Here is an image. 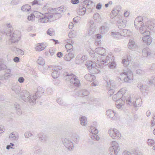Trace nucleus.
Wrapping results in <instances>:
<instances>
[{
  "label": "nucleus",
  "instance_id": "a878e982",
  "mask_svg": "<svg viewBox=\"0 0 155 155\" xmlns=\"http://www.w3.org/2000/svg\"><path fill=\"white\" fill-rule=\"evenodd\" d=\"M12 50L15 53L18 55H22L24 54V52L21 49L17 48L16 47H14L12 48Z\"/></svg>",
  "mask_w": 155,
  "mask_h": 155
},
{
  "label": "nucleus",
  "instance_id": "3c124183",
  "mask_svg": "<svg viewBox=\"0 0 155 155\" xmlns=\"http://www.w3.org/2000/svg\"><path fill=\"white\" fill-rule=\"evenodd\" d=\"M81 92H82V96H87L89 94V92L87 90H81Z\"/></svg>",
  "mask_w": 155,
  "mask_h": 155
},
{
  "label": "nucleus",
  "instance_id": "dca6fc26",
  "mask_svg": "<svg viewBox=\"0 0 155 155\" xmlns=\"http://www.w3.org/2000/svg\"><path fill=\"white\" fill-rule=\"evenodd\" d=\"M100 64H100L96 65L95 66L91 67V69L89 70V72L93 74L98 73L99 71V68L103 67L102 66L103 64H101V62Z\"/></svg>",
  "mask_w": 155,
  "mask_h": 155
},
{
  "label": "nucleus",
  "instance_id": "0e129e2a",
  "mask_svg": "<svg viewBox=\"0 0 155 155\" xmlns=\"http://www.w3.org/2000/svg\"><path fill=\"white\" fill-rule=\"evenodd\" d=\"M100 18V15L97 13H95L93 15V18L94 20H97V19Z\"/></svg>",
  "mask_w": 155,
  "mask_h": 155
},
{
  "label": "nucleus",
  "instance_id": "4468645a",
  "mask_svg": "<svg viewBox=\"0 0 155 155\" xmlns=\"http://www.w3.org/2000/svg\"><path fill=\"white\" fill-rule=\"evenodd\" d=\"M109 134L111 137L114 139H118L121 137L119 131L115 129H111L108 131Z\"/></svg>",
  "mask_w": 155,
  "mask_h": 155
},
{
  "label": "nucleus",
  "instance_id": "4c0bfd02",
  "mask_svg": "<svg viewBox=\"0 0 155 155\" xmlns=\"http://www.w3.org/2000/svg\"><path fill=\"white\" fill-rule=\"evenodd\" d=\"M15 108L16 110L17 113L18 115H20L21 114V111L19 105L17 103H15L14 104Z\"/></svg>",
  "mask_w": 155,
  "mask_h": 155
},
{
  "label": "nucleus",
  "instance_id": "9d476101",
  "mask_svg": "<svg viewBox=\"0 0 155 155\" xmlns=\"http://www.w3.org/2000/svg\"><path fill=\"white\" fill-rule=\"evenodd\" d=\"M142 99L140 98L137 99L135 101L132 102L130 98H128L126 100V103L130 106H133L134 107H139L141 106Z\"/></svg>",
  "mask_w": 155,
  "mask_h": 155
},
{
  "label": "nucleus",
  "instance_id": "a18cd8bd",
  "mask_svg": "<svg viewBox=\"0 0 155 155\" xmlns=\"http://www.w3.org/2000/svg\"><path fill=\"white\" fill-rule=\"evenodd\" d=\"M57 102L61 106H66L67 105V104L65 102H64L62 99L61 98L57 99Z\"/></svg>",
  "mask_w": 155,
  "mask_h": 155
},
{
  "label": "nucleus",
  "instance_id": "c9c22d12",
  "mask_svg": "<svg viewBox=\"0 0 155 155\" xmlns=\"http://www.w3.org/2000/svg\"><path fill=\"white\" fill-rule=\"evenodd\" d=\"M84 4L87 5V8H89L91 7L93 3V2L90 0H81Z\"/></svg>",
  "mask_w": 155,
  "mask_h": 155
},
{
  "label": "nucleus",
  "instance_id": "79ce46f5",
  "mask_svg": "<svg viewBox=\"0 0 155 155\" xmlns=\"http://www.w3.org/2000/svg\"><path fill=\"white\" fill-rule=\"evenodd\" d=\"M18 137V134L16 133H14V132H12L9 135V138L12 140H16L17 139Z\"/></svg>",
  "mask_w": 155,
  "mask_h": 155
},
{
  "label": "nucleus",
  "instance_id": "864d4df0",
  "mask_svg": "<svg viewBox=\"0 0 155 155\" xmlns=\"http://www.w3.org/2000/svg\"><path fill=\"white\" fill-rule=\"evenodd\" d=\"M155 141L153 139H148L147 140V143L148 145L150 146H152L155 143Z\"/></svg>",
  "mask_w": 155,
  "mask_h": 155
},
{
  "label": "nucleus",
  "instance_id": "cd10ccee",
  "mask_svg": "<svg viewBox=\"0 0 155 155\" xmlns=\"http://www.w3.org/2000/svg\"><path fill=\"white\" fill-rule=\"evenodd\" d=\"M107 88L114 89L115 90L116 89L115 84L112 81H109V82H107Z\"/></svg>",
  "mask_w": 155,
  "mask_h": 155
},
{
  "label": "nucleus",
  "instance_id": "473e14b6",
  "mask_svg": "<svg viewBox=\"0 0 155 155\" xmlns=\"http://www.w3.org/2000/svg\"><path fill=\"white\" fill-rule=\"evenodd\" d=\"M83 57L84 58V55H82L81 54L77 55L75 59V63L77 64H80L82 63V61L81 59V58H83Z\"/></svg>",
  "mask_w": 155,
  "mask_h": 155
},
{
  "label": "nucleus",
  "instance_id": "7ed1b4c3",
  "mask_svg": "<svg viewBox=\"0 0 155 155\" xmlns=\"http://www.w3.org/2000/svg\"><path fill=\"white\" fill-rule=\"evenodd\" d=\"M64 79L67 81H70L71 85L72 86L78 87L80 85V81L75 75L72 73H66L64 74Z\"/></svg>",
  "mask_w": 155,
  "mask_h": 155
},
{
  "label": "nucleus",
  "instance_id": "774afa93",
  "mask_svg": "<svg viewBox=\"0 0 155 155\" xmlns=\"http://www.w3.org/2000/svg\"><path fill=\"white\" fill-rule=\"evenodd\" d=\"M68 37L70 38H72L74 37L75 35L73 33L72 31L69 32L68 34Z\"/></svg>",
  "mask_w": 155,
  "mask_h": 155
},
{
  "label": "nucleus",
  "instance_id": "4d7b16f0",
  "mask_svg": "<svg viewBox=\"0 0 155 155\" xmlns=\"http://www.w3.org/2000/svg\"><path fill=\"white\" fill-rule=\"evenodd\" d=\"M6 65L3 64L2 61L0 63V71L4 70L6 68Z\"/></svg>",
  "mask_w": 155,
  "mask_h": 155
},
{
  "label": "nucleus",
  "instance_id": "c85d7f7f",
  "mask_svg": "<svg viewBox=\"0 0 155 155\" xmlns=\"http://www.w3.org/2000/svg\"><path fill=\"white\" fill-rule=\"evenodd\" d=\"M81 124L83 126H85L87 124V118L84 116H81L79 118Z\"/></svg>",
  "mask_w": 155,
  "mask_h": 155
},
{
  "label": "nucleus",
  "instance_id": "f704fd0d",
  "mask_svg": "<svg viewBox=\"0 0 155 155\" xmlns=\"http://www.w3.org/2000/svg\"><path fill=\"white\" fill-rule=\"evenodd\" d=\"M124 103L123 100L122 101L121 100V99H119L116 103V106L117 108L120 109L122 107V106L123 105Z\"/></svg>",
  "mask_w": 155,
  "mask_h": 155
},
{
  "label": "nucleus",
  "instance_id": "4be33fe9",
  "mask_svg": "<svg viewBox=\"0 0 155 155\" xmlns=\"http://www.w3.org/2000/svg\"><path fill=\"white\" fill-rule=\"evenodd\" d=\"M56 11V12L55 13V15L57 16V18H59L61 17L60 14L64 11V8L61 6L60 7L55 8Z\"/></svg>",
  "mask_w": 155,
  "mask_h": 155
},
{
  "label": "nucleus",
  "instance_id": "393cba45",
  "mask_svg": "<svg viewBox=\"0 0 155 155\" xmlns=\"http://www.w3.org/2000/svg\"><path fill=\"white\" fill-rule=\"evenodd\" d=\"M84 78L87 81L90 82L94 81L96 79L94 75L89 74H86L84 76Z\"/></svg>",
  "mask_w": 155,
  "mask_h": 155
},
{
  "label": "nucleus",
  "instance_id": "e433bc0d",
  "mask_svg": "<svg viewBox=\"0 0 155 155\" xmlns=\"http://www.w3.org/2000/svg\"><path fill=\"white\" fill-rule=\"evenodd\" d=\"M7 71L6 73L4 74V78L5 79H7L8 78L13 76L12 74L10 73L11 72V69H8L7 70Z\"/></svg>",
  "mask_w": 155,
  "mask_h": 155
},
{
  "label": "nucleus",
  "instance_id": "a211bd4d",
  "mask_svg": "<svg viewBox=\"0 0 155 155\" xmlns=\"http://www.w3.org/2000/svg\"><path fill=\"white\" fill-rule=\"evenodd\" d=\"M127 24V21L125 19H120L117 21V25L119 28H125Z\"/></svg>",
  "mask_w": 155,
  "mask_h": 155
},
{
  "label": "nucleus",
  "instance_id": "09e8293b",
  "mask_svg": "<svg viewBox=\"0 0 155 155\" xmlns=\"http://www.w3.org/2000/svg\"><path fill=\"white\" fill-rule=\"evenodd\" d=\"M65 47L67 51L70 52L73 51V46L71 44H67L65 45Z\"/></svg>",
  "mask_w": 155,
  "mask_h": 155
},
{
  "label": "nucleus",
  "instance_id": "58836bf2",
  "mask_svg": "<svg viewBox=\"0 0 155 155\" xmlns=\"http://www.w3.org/2000/svg\"><path fill=\"white\" fill-rule=\"evenodd\" d=\"M51 75L54 78H57L59 75V72L57 70L54 69Z\"/></svg>",
  "mask_w": 155,
  "mask_h": 155
},
{
  "label": "nucleus",
  "instance_id": "5701e85b",
  "mask_svg": "<svg viewBox=\"0 0 155 155\" xmlns=\"http://www.w3.org/2000/svg\"><path fill=\"white\" fill-rule=\"evenodd\" d=\"M106 114L108 118H111L112 119L114 120L115 118L114 117L115 116L116 114L113 110H107Z\"/></svg>",
  "mask_w": 155,
  "mask_h": 155
},
{
  "label": "nucleus",
  "instance_id": "72a5a7b5",
  "mask_svg": "<svg viewBox=\"0 0 155 155\" xmlns=\"http://www.w3.org/2000/svg\"><path fill=\"white\" fill-rule=\"evenodd\" d=\"M109 30L108 27L107 25L102 26L100 28L101 33L104 34L107 33Z\"/></svg>",
  "mask_w": 155,
  "mask_h": 155
},
{
  "label": "nucleus",
  "instance_id": "0eeeda50",
  "mask_svg": "<svg viewBox=\"0 0 155 155\" xmlns=\"http://www.w3.org/2000/svg\"><path fill=\"white\" fill-rule=\"evenodd\" d=\"M55 14L54 15L52 13L44 15L43 18L38 19V21L42 23L51 22L58 18L57 17H55Z\"/></svg>",
  "mask_w": 155,
  "mask_h": 155
},
{
  "label": "nucleus",
  "instance_id": "052dcab7",
  "mask_svg": "<svg viewBox=\"0 0 155 155\" xmlns=\"http://www.w3.org/2000/svg\"><path fill=\"white\" fill-rule=\"evenodd\" d=\"M109 91H108L107 94L110 96H111L114 93L115 90L114 89H110L108 88Z\"/></svg>",
  "mask_w": 155,
  "mask_h": 155
},
{
  "label": "nucleus",
  "instance_id": "680f3d73",
  "mask_svg": "<svg viewBox=\"0 0 155 155\" xmlns=\"http://www.w3.org/2000/svg\"><path fill=\"white\" fill-rule=\"evenodd\" d=\"M133 153L134 155H143L141 152L138 150H135L133 151Z\"/></svg>",
  "mask_w": 155,
  "mask_h": 155
},
{
  "label": "nucleus",
  "instance_id": "a19ab883",
  "mask_svg": "<svg viewBox=\"0 0 155 155\" xmlns=\"http://www.w3.org/2000/svg\"><path fill=\"white\" fill-rule=\"evenodd\" d=\"M34 14L35 17H36V18H39V19H40L41 18H43L45 15L37 11L34 12Z\"/></svg>",
  "mask_w": 155,
  "mask_h": 155
},
{
  "label": "nucleus",
  "instance_id": "39448f33",
  "mask_svg": "<svg viewBox=\"0 0 155 155\" xmlns=\"http://www.w3.org/2000/svg\"><path fill=\"white\" fill-rule=\"evenodd\" d=\"M113 60L114 57L111 54H108L105 60L102 59L101 64L104 66L108 65V67L110 68H114L116 67V64Z\"/></svg>",
  "mask_w": 155,
  "mask_h": 155
},
{
  "label": "nucleus",
  "instance_id": "f3484780",
  "mask_svg": "<svg viewBox=\"0 0 155 155\" xmlns=\"http://www.w3.org/2000/svg\"><path fill=\"white\" fill-rule=\"evenodd\" d=\"M147 28L151 31L155 32V20L153 19L147 21Z\"/></svg>",
  "mask_w": 155,
  "mask_h": 155
},
{
  "label": "nucleus",
  "instance_id": "bb28decb",
  "mask_svg": "<svg viewBox=\"0 0 155 155\" xmlns=\"http://www.w3.org/2000/svg\"><path fill=\"white\" fill-rule=\"evenodd\" d=\"M85 65L88 70L91 69V68L95 66L96 64L94 62L91 61H87Z\"/></svg>",
  "mask_w": 155,
  "mask_h": 155
},
{
  "label": "nucleus",
  "instance_id": "13d9d810",
  "mask_svg": "<svg viewBox=\"0 0 155 155\" xmlns=\"http://www.w3.org/2000/svg\"><path fill=\"white\" fill-rule=\"evenodd\" d=\"M149 82L150 85L155 84V76H153L150 80Z\"/></svg>",
  "mask_w": 155,
  "mask_h": 155
},
{
  "label": "nucleus",
  "instance_id": "aec40b11",
  "mask_svg": "<svg viewBox=\"0 0 155 155\" xmlns=\"http://www.w3.org/2000/svg\"><path fill=\"white\" fill-rule=\"evenodd\" d=\"M151 51L148 48H144L142 50V55L144 57H148L150 55Z\"/></svg>",
  "mask_w": 155,
  "mask_h": 155
},
{
  "label": "nucleus",
  "instance_id": "ea45409f",
  "mask_svg": "<svg viewBox=\"0 0 155 155\" xmlns=\"http://www.w3.org/2000/svg\"><path fill=\"white\" fill-rule=\"evenodd\" d=\"M31 9V6L29 5L26 4L24 5L21 8V10L23 12H28Z\"/></svg>",
  "mask_w": 155,
  "mask_h": 155
},
{
  "label": "nucleus",
  "instance_id": "6e6d98bb",
  "mask_svg": "<svg viewBox=\"0 0 155 155\" xmlns=\"http://www.w3.org/2000/svg\"><path fill=\"white\" fill-rule=\"evenodd\" d=\"M122 63L124 65V67H126L129 64V61L126 60L125 59H124L122 60Z\"/></svg>",
  "mask_w": 155,
  "mask_h": 155
},
{
  "label": "nucleus",
  "instance_id": "423d86ee",
  "mask_svg": "<svg viewBox=\"0 0 155 155\" xmlns=\"http://www.w3.org/2000/svg\"><path fill=\"white\" fill-rule=\"evenodd\" d=\"M123 72L120 74L121 76H126L124 78V81L125 82H130V81L133 80V75L132 72L128 68H125L123 69Z\"/></svg>",
  "mask_w": 155,
  "mask_h": 155
},
{
  "label": "nucleus",
  "instance_id": "e2e57ef3",
  "mask_svg": "<svg viewBox=\"0 0 155 155\" xmlns=\"http://www.w3.org/2000/svg\"><path fill=\"white\" fill-rule=\"evenodd\" d=\"M35 18L34 14H31L30 15L28 16L27 19L29 21H33Z\"/></svg>",
  "mask_w": 155,
  "mask_h": 155
},
{
  "label": "nucleus",
  "instance_id": "bf43d9fd",
  "mask_svg": "<svg viewBox=\"0 0 155 155\" xmlns=\"http://www.w3.org/2000/svg\"><path fill=\"white\" fill-rule=\"evenodd\" d=\"M32 5H41V3L39 0H35L31 3Z\"/></svg>",
  "mask_w": 155,
  "mask_h": 155
},
{
  "label": "nucleus",
  "instance_id": "7c9ffc66",
  "mask_svg": "<svg viewBox=\"0 0 155 155\" xmlns=\"http://www.w3.org/2000/svg\"><path fill=\"white\" fill-rule=\"evenodd\" d=\"M74 57V54L71 52H69L68 54H66L64 56V58L66 61H69L72 59Z\"/></svg>",
  "mask_w": 155,
  "mask_h": 155
},
{
  "label": "nucleus",
  "instance_id": "5fc2aeb1",
  "mask_svg": "<svg viewBox=\"0 0 155 155\" xmlns=\"http://www.w3.org/2000/svg\"><path fill=\"white\" fill-rule=\"evenodd\" d=\"M95 31V28H92V27L91 26H90L89 28L88 34L89 35H91Z\"/></svg>",
  "mask_w": 155,
  "mask_h": 155
},
{
  "label": "nucleus",
  "instance_id": "6ab92c4d",
  "mask_svg": "<svg viewBox=\"0 0 155 155\" xmlns=\"http://www.w3.org/2000/svg\"><path fill=\"white\" fill-rule=\"evenodd\" d=\"M121 89H120L119 91H118L116 94L114 95L112 97V99L114 101H117L119 99H121V100H123L122 97L123 96V93H121Z\"/></svg>",
  "mask_w": 155,
  "mask_h": 155
},
{
  "label": "nucleus",
  "instance_id": "49530a36",
  "mask_svg": "<svg viewBox=\"0 0 155 155\" xmlns=\"http://www.w3.org/2000/svg\"><path fill=\"white\" fill-rule=\"evenodd\" d=\"M72 139L74 142L78 143L79 141L80 137L78 136L75 134L72 136Z\"/></svg>",
  "mask_w": 155,
  "mask_h": 155
},
{
  "label": "nucleus",
  "instance_id": "f257e3e1",
  "mask_svg": "<svg viewBox=\"0 0 155 155\" xmlns=\"http://www.w3.org/2000/svg\"><path fill=\"white\" fill-rule=\"evenodd\" d=\"M44 93L43 88L38 87L35 95L31 97L28 92L24 90L20 93V96L23 101L26 102H29L31 105H33L36 103V99L39 98Z\"/></svg>",
  "mask_w": 155,
  "mask_h": 155
},
{
  "label": "nucleus",
  "instance_id": "412c9836",
  "mask_svg": "<svg viewBox=\"0 0 155 155\" xmlns=\"http://www.w3.org/2000/svg\"><path fill=\"white\" fill-rule=\"evenodd\" d=\"M12 91L11 92L14 94V93L17 95H18L21 91V87L18 85H15L11 88Z\"/></svg>",
  "mask_w": 155,
  "mask_h": 155
},
{
  "label": "nucleus",
  "instance_id": "37998d69",
  "mask_svg": "<svg viewBox=\"0 0 155 155\" xmlns=\"http://www.w3.org/2000/svg\"><path fill=\"white\" fill-rule=\"evenodd\" d=\"M43 43H39V45H37L36 48V50L38 51H41L44 49L45 47L43 46Z\"/></svg>",
  "mask_w": 155,
  "mask_h": 155
},
{
  "label": "nucleus",
  "instance_id": "338daca9",
  "mask_svg": "<svg viewBox=\"0 0 155 155\" xmlns=\"http://www.w3.org/2000/svg\"><path fill=\"white\" fill-rule=\"evenodd\" d=\"M32 135V134L30 132H27L25 134V136L26 138H28Z\"/></svg>",
  "mask_w": 155,
  "mask_h": 155
},
{
  "label": "nucleus",
  "instance_id": "ddd939ff",
  "mask_svg": "<svg viewBox=\"0 0 155 155\" xmlns=\"http://www.w3.org/2000/svg\"><path fill=\"white\" fill-rule=\"evenodd\" d=\"M142 34L144 35L142 38L143 41L147 45H150L152 41V38L150 36V32L147 30L142 32Z\"/></svg>",
  "mask_w": 155,
  "mask_h": 155
},
{
  "label": "nucleus",
  "instance_id": "6e6552de",
  "mask_svg": "<svg viewBox=\"0 0 155 155\" xmlns=\"http://www.w3.org/2000/svg\"><path fill=\"white\" fill-rule=\"evenodd\" d=\"M94 126H91L90 127V130L91 132V134H90L91 137V139L94 140H98L100 139L99 136L97 135L98 131L96 127V125L97 124L96 122L93 123Z\"/></svg>",
  "mask_w": 155,
  "mask_h": 155
},
{
  "label": "nucleus",
  "instance_id": "2f4dec72",
  "mask_svg": "<svg viewBox=\"0 0 155 155\" xmlns=\"http://www.w3.org/2000/svg\"><path fill=\"white\" fill-rule=\"evenodd\" d=\"M120 11V10H119V9H114L112 10L110 14V18H114L117 16V15L118 16H119L118 13Z\"/></svg>",
  "mask_w": 155,
  "mask_h": 155
},
{
  "label": "nucleus",
  "instance_id": "1a4fd4ad",
  "mask_svg": "<svg viewBox=\"0 0 155 155\" xmlns=\"http://www.w3.org/2000/svg\"><path fill=\"white\" fill-rule=\"evenodd\" d=\"M112 146L109 149V152L111 155H117L120 148L118 143L112 141Z\"/></svg>",
  "mask_w": 155,
  "mask_h": 155
},
{
  "label": "nucleus",
  "instance_id": "20e7f679",
  "mask_svg": "<svg viewBox=\"0 0 155 155\" xmlns=\"http://www.w3.org/2000/svg\"><path fill=\"white\" fill-rule=\"evenodd\" d=\"M134 25L135 28L139 30L141 33L147 31L146 26L144 25L143 19L141 16H138L135 18Z\"/></svg>",
  "mask_w": 155,
  "mask_h": 155
},
{
  "label": "nucleus",
  "instance_id": "2eb2a0df",
  "mask_svg": "<svg viewBox=\"0 0 155 155\" xmlns=\"http://www.w3.org/2000/svg\"><path fill=\"white\" fill-rule=\"evenodd\" d=\"M105 49L104 48L102 47H98L96 48L95 50V52L96 53L98 54L101 55V56H100V57H101L100 58L102 59H103L102 57L104 56L106 54H105ZM101 61L102 59L100 60V61L101 62Z\"/></svg>",
  "mask_w": 155,
  "mask_h": 155
},
{
  "label": "nucleus",
  "instance_id": "c03bdc74",
  "mask_svg": "<svg viewBox=\"0 0 155 155\" xmlns=\"http://www.w3.org/2000/svg\"><path fill=\"white\" fill-rule=\"evenodd\" d=\"M37 63L41 65H43L45 64V61L44 59L42 57H40L37 61Z\"/></svg>",
  "mask_w": 155,
  "mask_h": 155
},
{
  "label": "nucleus",
  "instance_id": "b1692460",
  "mask_svg": "<svg viewBox=\"0 0 155 155\" xmlns=\"http://www.w3.org/2000/svg\"><path fill=\"white\" fill-rule=\"evenodd\" d=\"M137 46V45L134 41L133 40L130 39L128 45V48L131 50H133L136 48Z\"/></svg>",
  "mask_w": 155,
  "mask_h": 155
},
{
  "label": "nucleus",
  "instance_id": "69168bd1",
  "mask_svg": "<svg viewBox=\"0 0 155 155\" xmlns=\"http://www.w3.org/2000/svg\"><path fill=\"white\" fill-rule=\"evenodd\" d=\"M132 154H133V151L131 153L129 151L125 150L123 152L122 155H132Z\"/></svg>",
  "mask_w": 155,
  "mask_h": 155
},
{
  "label": "nucleus",
  "instance_id": "c756f323",
  "mask_svg": "<svg viewBox=\"0 0 155 155\" xmlns=\"http://www.w3.org/2000/svg\"><path fill=\"white\" fill-rule=\"evenodd\" d=\"M38 136L40 140H41L42 142L46 141L48 139L47 136L42 133H40L38 135Z\"/></svg>",
  "mask_w": 155,
  "mask_h": 155
},
{
  "label": "nucleus",
  "instance_id": "8fccbe9b",
  "mask_svg": "<svg viewBox=\"0 0 155 155\" xmlns=\"http://www.w3.org/2000/svg\"><path fill=\"white\" fill-rule=\"evenodd\" d=\"M47 33L51 36H53L54 34V30L53 28H50L47 31Z\"/></svg>",
  "mask_w": 155,
  "mask_h": 155
},
{
  "label": "nucleus",
  "instance_id": "603ef678",
  "mask_svg": "<svg viewBox=\"0 0 155 155\" xmlns=\"http://www.w3.org/2000/svg\"><path fill=\"white\" fill-rule=\"evenodd\" d=\"M20 2V0H12L11 1L10 4L12 5H17Z\"/></svg>",
  "mask_w": 155,
  "mask_h": 155
},
{
  "label": "nucleus",
  "instance_id": "f8f14e48",
  "mask_svg": "<svg viewBox=\"0 0 155 155\" xmlns=\"http://www.w3.org/2000/svg\"><path fill=\"white\" fill-rule=\"evenodd\" d=\"M129 30L126 29H120L118 32H111V35L114 37H116V35H120L122 36H127L130 34Z\"/></svg>",
  "mask_w": 155,
  "mask_h": 155
},
{
  "label": "nucleus",
  "instance_id": "9b49d317",
  "mask_svg": "<svg viewBox=\"0 0 155 155\" xmlns=\"http://www.w3.org/2000/svg\"><path fill=\"white\" fill-rule=\"evenodd\" d=\"M64 145L70 151L73 150L74 148V144L73 142L68 138H64L62 139Z\"/></svg>",
  "mask_w": 155,
  "mask_h": 155
},
{
  "label": "nucleus",
  "instance_id": "f03ea898",
  "mask_svg": "<svg viewBox=\"0 0 155 155\" xmlns=\"http://www.w3.org/2000/svg\"><path fill=\"white\" fill-rule=\"evenodd\" d=\"M8 28L7 31H4L2 32H4L7 36L11 37L10 40L12 43H18L21 37V32L18 31H14L12 35V28L10 23L7 24L6 25Z\"/></svg>",
  "mask_w": 155,
  "mask_h": 155
},
{
  "label": "nucleus",
  "instance_id": "de8ad7c7",
  "mask_svg": "<svg viewBox=\"0 0 155 155\" xmlns=\"http://www.w3.org/2000/svg\"><path fill=\"white\" fill-rule=\"evenodd\" d=\"M86 11V8H84L83 9H78V12L80 15H83L85 14Z\"/></svg>",
  "mask_w": 155,
  "mask_h": 155
}]
</instances>
